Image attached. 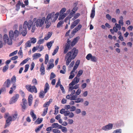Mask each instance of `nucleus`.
Wrapping results in <instances>:
<instances>
[{
	"instance_id": "bb28decb",
	"label": "nucleus",
	"mask_w": 133,
	"mask_h": 133,
	"mask_svg": "<svg viewBox=\"0 0 133 133\" xmlns=\"http://www.w3.org/2000/svg\"><path fill=\"white\" fill-rule=\"evenodd\" d=\"M54 42V41H52L47 43V46L49 50L50 49Z\"/></svg>"
},
{
	"instance_id": "f257e3e1",
	"label": "nucleus",
	"mask_w": 133,
	"mask_h": 133,
	"mask_svg": "<svg viewBox=\"0 0 133 133\" xmlns=\"http://www.w3.org/2000/svg\"><path fill=\"white\" fill-rule=\"evenodd\" d=\"M78 52V50L74 48L71 51L66 55L65 59H66V64L68 65L72 59H74L76 57Z\"/></svg>"
},
{
	"instance_id": "338daca9",
	"label": "nucleus",
	"mask_w": 133,
	"mask_h": 133,
	"mask_svg": "<svg viewBox=\"0 0 133 133\" xmlns=\"http://www.w3.org/2000/svg\"><path fill=\"white\" fill-rule=\"evenodd\" d=\"M60 84H61V81L59 79L58 81V82L56 83V85L55 86V87H58L59 86H60Z\"/></svg>"
},
{
	"instance_id": "4c0bfd02",
	"label": "nucleus",
	"mask_w": 133,
	"mask_h": 133,
	"mask_svg": "<svg viewBox=\"0 0 133 133\" xmlns=\"http://www.w3.org/2000/svg\"><path fill=\"white\" fill-rule=\"evenodd\" d=\"M29 58H27V59H25L24 60L22 61L20 64V65H22L26 63L29 60Z\"/></svg>"
},
{
	"instance_id": "cd10ccee",
	"label": "nucleus",
	"mask_w": 133,
	"mask_h": 133,
	"mask_svg": "<svg viewBox=\"0 0 133 133\" xmlns=\"http://www.w3.org/2000/svg\"><path fill=\"white\" fill-rule=\"evenodd\" d=\"M45 22L46 23V24L45 25V27L46 28H49L51 25V22H50V21L48 20L47 21H46V19H45Z\"/></svg>"
},
{
	"instance_id": "9d476101",
	"label": "nucleus",
	"mask_w": 133,
	"mask_h": 133,
	"mask_svg": "<svg viewBox=\"0 0 133 133\" xmlns=\"http://www.w3.org/2000/svg\"><path fill=\"white\" fill-rule=\"evenodd\" d=\"M22 103L21 105L22 107V111H24L27 106V102L26 99L24 98L22 99Z\"/></svg>"
},
{
	"instance_id": "4468645a",
	"label": "nucleus",
	"mask_w": 133,
	"mask_h": 133,
	"mask_svg": "<svg viewBox=\"0 0 133 133\" xmlns=\"http://www.w3.org/2000/svg\"><path fill=\"white\" fill-rule=\"evenodd\" d=\"M82 27V25L79 24L71 32V34H74L79 30Z\"/></svg>"
},
{
	"instance_id": "ddd939ff",
	"label": "nucleus",
	"mask_w": 133,
	"mask_h": 133,
	"mask_svg": "<svg viewBox=\"0 0 133 133\" xmlns=\"http://www.w3.org/2000/svg\"><path fill=\"white\" fill-rule=\"evenodd\" d=\"M80 20L79 19H77L74 21L71 24L70 26V28L72 29L76 26L79 22Z\"/></svg>"
},
{
	"instance_id": "603ef678",
	"label": "nucleus",
	"mask_w": 133,
	"mask_h": 133,
	"mask_svg": "<svg viewBox=\"0 0 133 133\" xmlns=\"http://www.w3.org/2000/svg\"><path fill=\"white\" fill-rule=\"evenodd\" d=\"M52 131L54 133H60L61 132V131L60 130L56 129H53Z\"/></svg>"
},
{
	"instance_id": "f03ea898",
	"label": "nucleus",
	"mask_w": 133,
	"mask_h": 133,
	"mask_svg": "<svg viewBox=\"0 0 133 133\" xmlns=\"http://www.w3.org/2000/svg\"><path fill=\"white\" fill-rule=\"evenodd\" d=\"M16 78L15 76H12L11 79V81L9 79H8L5 82L4 84L6 85L7 87H9L10 85L12 83L13 84V86L10 88V90L9 91V93L10 94H12L13 91L16 89V87L15 85V83L16 82Z\"/></svg>"
},
{
	"instance_id": "7c9ffc66",
	"label": "nucleus",
	"mask_w": 133,
	"mask_h": 133,
	"mask_svg": "<svg viewBox=\"0 0 133 133\" xmlns=\"http://www.w3.org/2000/svg\"><path fill=\"white\" fill-rule=\"evenodd\" d=\"M43 121V118H41L39 119L38 118L37 119L35 122V123H36L37 124H39L41 123Z\"/></svg>"
},
{
	"instance_id": "aec40b11",
	"label": "nucleus",
	"mask_w": 133,
	"mask_h": 133,
	"mask_svg": "<svg viewBox=\"0 0 133 133\" xmlns=\"http://www.w3.org/2000/svg\"><path fill=\"white\" fill-rule=\"evenodd\" d=\"M45 68L44 66L43 63L41 64V67L40 68V71L41 73V74L44 75L45 74Z\"/></svg>"
},
{
	"instance_id": "72a5a7b5",
	"label": "nucleus",
	"mask_w": 133,
	"mask_h": 133,
	"mask_svg": "<svg viewBox=\"0 0 133 133\" xmlns=\"http://www.w3.org/2000/svg\"><path fill=\"white\" fill-rule=\"evenodd\" d=\"M55 108V113L54 114H57L58 113V109L59 108V107H57V105H55L54 106Z\"/></svg>"
},
{
	"instance_id": "58836bf2",
	"label": "nucleus",
	"mask_w": 133,
	"mask_h": 133,
	"mask_svg": "<svg viewBox=\"0 0 133 133\" xmlns=\"http://www.w3.org/2000/svg\"><path fill=\"white\" fill-rule=\"evenodd\" d=\"M48 109V108H45L44 109V111L42 114V116H44L46 114L47 112Z\"/></svg>"
},
{
	"instance_id": "6e6552de",
	"label": "nucleus",
	"mask_w": 133,
	"mask_h": 133,
	"mask_svg": "<svg viewBox=\"0 0 133 133\" xmlns=\"http://www.w3.org/2000/svg\"><path fill=\"white\" fill-rule=\"evenodd\" d=\"M25 88L28 91L31 92L36 93L37 92V89L35 86H31V85L28 84L25 86Z\"/></svg>"
},
{
	"instance_id": "5fc2aeb1",
	"label": "nucleus",
	"mask_w": 133,
	"mask_h": 133,
	"mask_svg": "<svg viewBox=\"0 0 133 133\" xmlns=\"http://www.w3.org/2000/svg\"><path fill=\"white\" fill-rule=\"evenodd\" d=\"M54 66V64L53 63H51L50 65L48 66H47V69H50L52 68Z\"/></svg>"
},
{
	"instance_id": "3c124183",
	"label": "nucleus",
	"mask_w": 133,
	"mask_h": 133,
	"mask_svg": "<svg viewBox=\"0 0 133 133\" xmlns=\"http://www.w3.org/2000/svg\"><path fill=\"white\" fill-rule=\"evenodd\" d=\"M25 69L24 71V72H26L28 70L29 68V64H27L25 65Z\"/></svg>"
},
{
	"instance_id": "c03bdc74",
	"label": "nucleus",
	"mask_w": 133,
	"mask_h": 133,
	"mask_svg": "<svg viewBox=\"0 0 133 133\" xmlns=\"http://www.w3.org/2000/svg\"><path fill=\"white\" fill-rule=\"evenodd\" d=\"M77 77V76H76L75 77L73 80L76 84L77 83L79 82V78H78Z\"/></svg>"
},
{
	"instance_id": "4d7b16f0",
	"label": "nucleus",
	"mask_w": 133,
	"mask_h": 133,
	"mask_svg": "<svg viewBox=\"0 0 133 133\" xmlns=\"http://www.w3.org/2000/svg\"><path fill=\"white\" fill-rule=\"evenodd\" d=\"M72 96L71 97V100H76V98L77 97V96L76 95H72Z\"/></svg>"
},
{
	"instance_id": "f704fd0d",
	"label": "nucleus",
	"mask_w": 133,
	"mask_h": 133,
	"mask_svg": "<svg viewBox=\"0 0 133 133\" xmlns=\"http://www.w3.org/2000/svg\"><path fill=\"white\" fill-rule=\"evenodd\" d=\"M61 128L60 129H61V130L62 132L64 133H66L67 131V129L66 127H63L61 126Z\"/></svg>"
},
{
	"instance_id": "c756f323",
	"label": "nucleus",
	"mask_w": 133,
	"mask_h": 133,
	"mask_svg": "<svg viewBox=\"0 0 133 133\" xmlns=\"http://www.w3.org/2000/svg\"><path fill=\"white\" fill-rule=\"evenodd\" d=\"M67 15L66 13H64L62 15H61L59 16L58 18L59 20L60 21L64 19Z\"/></svg>"
},
{
	"instance_id": "dca6fc26",
	"label": "nucleus",
	"mask_w": 133,
	"mask_h": 133,
	"mask_svg": "<svg viewBox=\"0 0 133 133\" xmlns=\"http://www.w3.org/2000/svg\"><path fill=\"white\" fill-rule=\"evenodd\" d=\"M115 25H116V26H115L114 27L113 29L115 32H117L118 30V29L119 30H121V26L120 25L116 23L115 24Z\"/></svg>"
},
{
	"instance_id": "bf43d9fd",
	"label": "nucleus",
	"mask_w": 133,
	"mask_h": 133,
	"mask_svg": "<svg viewBox=\"0 0 133 133\" xmlns=\"http://www.w3.org/2000/svg\"><path fill=\"white\" fill-rule=\"evenodd\" d=\"M63 21H60L58 22L57 25V27L59 28L60 26L63 24Z\"/></svg>"
},
{
	"instance_id": "20e7f679",
	"label": "nucleus",
	"mask_w": 133,
	"mask_h": 133,
	"mask_svg": "<svg viewBox=\"0 0 133 133\" xmlns=\"http://www.w3.org/2000/svg\"><path fill=\"white\" fill-rule=\"evenodd\" d=\"M45 20V17H43L41 19H37L36 18H35L33 19V22H35L34 24L37 27H41L44 24Z\"/></svg>"
},
{
	"instance_id": "774afa93",
	"label": "nucleus",
	"mask_w": 133,
	"mask_h": 133,
	"mask_svg": "<svg viewBox=\"0 0 133 133\" xmlns=\"http://www.w3.org/2000/svg\"><path fill=\"white\" fill-rule=\"evenodd\" d=\"M81 92V90L80 89H78L76 92V94L77 96Z\"/></svg>"
},
{
	"instance_id": "052dcab7",
	"label": "nucleus",
	"mask_w": 133,
	"mask_h": 133,
	"mask_svg": "<svg viewBox=\"0 0 133 133\" xmlns=\"http://www.w3.org/2000/svg\"><path fill=\"white\" fill-rule=\"evenodd\" d=\"M70 75L69 77V79H72L75 76V75L73 73V72L71 73V72L70 73Z\"/></svg>"
},
{
	"instance_id": "39448f33",
	"label": "nucleus",
	"mask_w": 133,
	"mask_h": 133,
	"mask_svg": "<svg viewBox=\"0 0 133 133\" xmlns=\"http://www.w3.org/2000/svg\"><path fill=\"white\" fill-rule=\"evenodd\" d=\"M26 22H25L24 23L23 25V27L22 25H20L19 27V31L17 30V35L19 34V33H21L23 36H25L27 33V28L26 27V24L27 23Z\"/></svg>"
},
{
	"instance_id": "4be33fe9",
	"label": "nucleus",
	"mask_w": 133,
	"mask_h": 133,
	"mask_svg": "<svg viewBox=\"0 0 133 133\" xmlns=\"http://www.w3.org/2000/svg\"><path fill=\"white\" fill-rule=\"evenodd\" d=\"M32 96L31 95H30L28 98V104L31 106L32 104Z\"/></svg>"
},
{
	"instance_id": "e433bc0d",
	"label": "nucleus",
	"mask_w": 133,
	"mask_h": 133,
	"mask_svg": "<svg viewBox=\"0 0 133 133\" xmlns=\"http://www.w3.org/2000/svg\"><path fill=\"white\" fill-rule=\"evenodd\" d=\"M52 35V34L50 32H49L47 36L46 37H45L44 38V39L46 40H48L50 37Z\"/></svg>"
},
{
	"instance_id": "2f4dec72",
	"label": "nucleus",
	"mask_w": 133,
	"mask_h": 133,
	"mask_svg": "<svg viewBox=\"0 0 133 133\" xmlns=\"http://www.w3.org/2000/svg\"><path fill=\"white\" fill-rule=\"evenodd\" d=\"M43 124H42L40 125L35 130V131L36 132H37L39 131L43 127Z\"/></svg>"
},
{
	"instance_id": "473e14b6",
	"label": "nucleus",
	"mask_w": 133,
	"mask_h": 133,
	"mask_svg": "<svg viewBox=\"0 0 133 133\" xmlns=\"http://www.w3.org/2000/svg\"><path fill=\"white\" fill-rule=\"evenodd\" d=\"M84 101V100L83 98H76V101H75V102L76 103H78L80 102H83Z\"/></svg>"
},
{
	"instance_id": "c9c22d12",
	"label": "nucleus",
	"mask_w": 133,
	"mask_h": 133,
	"mask_svg": "<svg viewBox=\"0 0 133 133\" xmlns=\"http://www.w3.org/2000/svg\"><path fill=\"white\" fill-rule=\"evenodd\" d=\"M58 49L59 47L58 46H57L56 48L54 49V52L52 53V55L54 56V55L55 54H56L58 52Z\"/></svg>"
},
{
	"instance_id": "864d4df0",
	"label": "nucleus",
	"mask_w": 133,
	"mask_h": 133,
	"mask_svg": "<svg viewBox=\"0 0 133 133\" xmlns=\"http://www.w3.org/2000/svg\"><path fill=\"white\" fill-rule=\"evenodd\" d=\"M50 103L51 102L50 101L47 102L44 104L43 107H46L49 106Z\"/></svg>"
},
{
	"instance_id": "0eeeda50",
	"label": "nucleus",
	"mask_w": 133,
	"mask_h": 133,
	"mask_svg": "<svg viewBox=\"0 0 133 133\" xmlns=\"http://www.w3.org/2000/svg\"><path fill=\"white\" fill-rule=\"evenodd\" d=\"M17 117V114H15L11 117V116H9L6 120V123L5 125V128L8 126L10 124V122L12 120L14 121L16 119Z\"/></svg>"
},
{
	"instance_id": "f3484780",
	"label": "nucleus",
	"mask_w": 133,
	"mask_h": 133,
	"mask_svg": "<svg viewBox=\"0 0 133 133\" xmlns=\"http://www.w3.org/2000/svg\"><path fill=\"white\" fill-rule=\"evenodd\" d=\"M17 101V94H15L10 99V104H11L15 103Z\"/></svg>"
},
{
	"instance_id": "680f3d73",
	"label": "nucleus",
	"mask_w": 133,
	"mask_h": 133,
	"mask_svg": "<svg viewBox=\"0 0 133 133\" xmlns=\"http://www.w3.org/2000/svg\"><path fill=\"white\" fill-rule=\"evenodd\" d=\"M70 106L69 105H65L64 107L65 109H65H65L66 110H68L69 109H70Z\"/></svg>"
},
{
	"instance_id": "79ce46f5",
	"label": "nucleus",
	"mask_w": 133,
	"mask_h": 133,
	"mask_svg": "<svg viewBox=\"0 0 133 133\" xmlns=\"http://www.w3.org/2000/svg\"><path fill=\"white\" fill-rule=\"evenodd\" d=\"M90 59L93 62H96L97 61L96 57L95 56L92 55Z\"/></svg>"
},
{
	"instance_id": "7ed1b4c3",
	"label": "nucleus",
	"mask_w": 133,
	"mask_h": 133,
	"mask_svg": "<svg viewBox=\"0 0 133 133\" xmlns=\"http://www.w3.org/2000/svg\"><path fill=\"white\" fill-rule=\"evenodd\" d=\"M55 12H53L49 14L47 16L46 19V21L48 20H51L52 22H54L57 19L59 15V13L58 12L56 13L55 14Z\"/></svg>"
},
{
	"instance_id": "393cba45",
	"label": "nucleus",
	"mask_w": 133,
	"mask_h": 133,
	"mask_svg": "<svg viewBox=\"0 0 133 133\" xmlns=\"http://www.w3.org/2000/svg\"><path fill=\"white\" fill-rule=\"evenodd\" d=\"M41 55L39 53H36L33 55V59H36L41 56Z\"/></svg>"
},
{
	"instance_id": "423d86ee",
	"label": "nucleus",
	"mask_w": 133,
	"mask_h": 133,
	"mask_svg": "<svg viewBox=\"0 0 133 133\" xmlns=\"http://www.w3.org/2000/svg\"><path fill=\"white\" fill-rule=\"evenodd\" d=\"M60 113L61 114H64L65 116H69V118H72L74 116V114L72 112H70L69 110H65V109H62L60 111Z\"/></svg>"
},
{
	"instance_id": "1a4fd4ad",
	"label": "nucleus",
	"mask_w": 133,
	"mask_h": 133,
	"mask_svg": "<svg viewBox=\"0 0 133 133\" xmlns=\"http://www.w3.org/2000/svg\"><path fill=\"white\" fill-rule=\"evenodd\" d=\"M9 37L11 40L12 39H15L14 38H16L17 36V30H15L14 32L12 30L10 31L9 32Z\"/></svg>"
},
{
	"instance_id": "49530a36",
	"label": "nucleus",
	"mask_w": 133,
	"mask_h": 133,
	"mask_svg": "<svg viewBox=\"0 0 133 133\" xmlns=\"http://www.w3.org/2000/svg\"><path fill=\"white\" fill-rule=\"evenodd\" d=\"M8 69V65H6L5 66L3 67V71L4 72H5L6 70Z\"/></svg>"
},
{
	"instance_id": "de8ad7c7",
	"label": "nucleus",
	"mask_w": 133,
	"mask_h": 133,
	"mask_svg": "<svg viewBox=\"0 0 133 133\" xmlns=\"http://www.w3.org/2000/svg\"><path fill=\"white\" fill-rule=\"evenodd\" d=\"M83 71L81 70H80L78 72L77 76L78 77H79L82 74Z\"/></svg>"
},
{
	"instance_id": "69168bd1",
	"label": "nucleus",
	"mask_w": 133,
	"mask_h": 133,
	"mask_svg": "<svg viewBox=\"0 0 133 133\" xmlns=\"http://www.w3.org/2000/svg\"><path fill=\"white\" fill-rule=\"evenodd\" d=\"M35 66V63L34 62H32L31 63V67L30 68V69L31 70H33L34 67Z\"/></svg>"
},
{
	"instance_id": "6ab92c4d",
	"label": "nucleus",
	"mask_w": 133,
	"mask_h": 133,
	"mask_svg": "<svg viewBox=\"0 0 133 133\" xmlns=\"http://www.w3.org/2000/svg\"><path fill=\"white\" fill-rule=\"evenodd\" d=\"M95 9L94 6L92 7L91 13L90 17L92 18H94L95 15Z\"/></svg>"
},
{
	"instance_id": "37998d69",
	"label": "nucleus",
	"mask_w": 133,
	"mask_h": 133,
	"mask_svg": "<svg viewBox=\"0 0 133 133\" xmlns=\"http://www.w3.org/2000/svg\"><path fill=\"white\" fill-rule=\"evenodd\" d=\"M122 130L119 129L116 130L114 131L112 133H121Z\"/></svg>"
},
{
	"instance_id": "412c9836",
	"label": "nucleus",
	"mask_w": 133,
	"mask_h": 133,
	"mask_svg": "<svg viewBox=\"0 0 133 133\" xmlns=\"http://www.w3.org/2000/svg\"><path fill=\"white\" fill-rule=\"evenodd\" d=\"M30 114L31 117L33 118V121H34L36 118V116L34 114V111L33 110H31Z\"/></svg>"
},
{
	"instance_id": "a18cd8bd",
	"label": "nucleus",
	"mask_w": 133,
	"mask_h": 133,
	"mask_svg": "<svg viewBox=\"0 0 133 133\" xmlns=\"http://www.w3.org/2000/svg\"><path fill=\"white\" fill-rule=\"evenodd\" d=\"M31 42L30 41H28L25 44L26 46V47H30L31 46Z\"/></svg>"
},
{
	"instance_id": "0e129e2a",
	"label": "nucleus",
	"mask_w": 133,
	"mask_h": 133,
	"mask_svg": "<svg viewBox=\"0 0 133 133\" xmlns=\"http://www.w3.org/2000/svg\"><path fill=\"white\" fill-rule=\"evenodd\" d=\"M17 54V50L15 51L14 52L10 53L9 55V57H11Z\"/></svg>"
},
{
	"instance_id": "ea45409f",
	"label": "nucleus",
	"mask_w": 133,
	"mask_h": 133,
	"mask_svg": "<svg viewBox=\"0 0 133 133\" xmlns=\"http://www.w3.org/2000/svg\"><path fill=\"white\" fill-rule=\"evenodd\" d=\"M30 39L31 40V42L33 44L35 43L36 41V38H30Z\"/></svg>"
},
{
	"instance_id": "6e6d98bb",
	"label": "nucleus",
	"mask_w": 133,
	"mask_h": 133,
	"mask_svg": "<svg viewBox=\"0 0 133 133\" xmlns=\"http://www.w3.org/2000/svg\"><path fill=\"white\" fill-rule=\"evenodd\" d=\"M32 83L33 84L35 85H36L37 84V81L35 78L33 79L32 81Z\"/></svg>"
},
{
	"instance_id": "13d9d810",
	"label": "nucleus",
	"mask_w": 133,
	"mask_h": 133,
	"mask_svg": "<svg viewBox=\"0 0 133 133\" xmlns=\"http://www.w3.org/2000/svg\"><path fill=\"white\" fill-rule=\"evenodd\" d=\"M92 55L91 54H89L87 55L86 58L88 60H89L91 59Z\"/></svg>"
},
{
	"instance_id": "5701e85b",
	"label": "nucleus",
	"mask_w": 133,
	"mask_h": 133,
	"mask_svg": "<svg viewBox=\"0 0 133 133\" xmlns=\"http://www.w3.org/2000/svg\"><path fill=\"white\" fill-rule=\"evenodd\" d=\"M70 45H68V44H65L64 51V53L66 54L69 49Z\"/></svg>"
},
{
	"instance_id": "b1692460",
	"label": "nucleus",
	"mask_w": 133,
	"mask_h": 133,
	"mask_svg": "<svg viewBox=\"0 0 133 133\" xmlns=\"http://www.w3.org/2000/svg\"><path fill=\"white\" fill-rule=\"evenodd\" d=\"M52 128H57L58 129H60L61 128V125H59L57 123H55L52 125Z\"/></svg>"
},
{
	"instance_id": "a19ab883",
	"label": "nucleus",
	"mask_w": 133,
	"mask_h": 133,
	"mask_svg": "<svg viewBox=\"0 0 133 133\" xmlns=\"http://www.w3.org/2000/svg\"><path fill=\"white\" fill-rule=\"evenodd\" d=\"M20 50L18 53V54L19 56L21 58L23 56V53L22 52V50L21 49V48H20Z\"/></svg>"
},
{
	"instance_id": "2eb2a0df",
	"label": "nucleus",
	"mask_w": 133,
	"mask_h": 133,
	"mask_svg": "<svg viewBox=\"0 0 133 133\" xmlns=\"http://www.w3.org/2000/svg\"><path fill=\"white\" fill-rule=\"evenodd\" d=\"M25 22H26L27 23L26 24V28L28 27V29L29 30H30L31 29V27L32 26V22L31 20H29L28 22L26 21H25L24 23H25Z\"/></svg>"
},
{
	"instance_id": "8fccbe9b",
	"label": "nucleus",
	"mask_w": 133,
	"mask_h": 133,
	"mask_svg": "<svg viewBox=\"0 0 133 133\" xmlns=\"http://www.w3.org/2000/svg\"><path fill=\"white\" fill-rule=\"evenodd\" d=\"M76 109V107L75 106H70V111L71 112L73 111H74Z\"/></svg>"
},
{
	"instance_id": "f8f14e48",
	"label": "nucleus",
	"mask_w": 133,
	"mask_h": 133,
	"mask_svg": "<svg viewBox=\"0 0 133 133\" xmlns=\"http://www.w3.org/2000/svg\"><path fill=\"white\" fill-rule=\"evenodd\" d=\"M113 125L112 124L109 123L107 125L103 127L102 128V129L105 131H107L111 129Z\"/></svg>"
},
{
	"instance_id": "9b49d317",
	"label": "nucleus",
	"mask_w": 133,
	"mask_h": 133,
	"mask_svg": "<svg viewBox=\"0 0 133 133\" xmlns=\"http://www.w3.org/2000/svg\"><path fill=\"white\" fill-rule=\"evenodd\" d=\"M3 40L5 42H7L9 45H11L12 44V40L10 38V39H9V37L6 34H5L4 35Z\"/></svg>"
},
{
	"instance_id": "e2e57ef3",
	"label": "nucleus",
	"mask_w": 133,
	"mask_h": 133,
	"mask_svg": "<svg viewBox=\"0 0 133 133\" xmlns=\"http://www.w3.org/2000/svg\"><path fill=\"white\" fill-rule=\"evenodd\" d=\"M66 10V9L65 8H63L60 11V14H63Z\"/></svg>"
},
{
	"instance_id": "a211bd4d",
	"label": "nucleus",
	"mask_w": 133,
	"mask_h": 133,
	"mask_svg": "<svg viewBox=\"0 0 133 133\" xmlns=\"http://www.w3.org/2000/svg\"><path fill=\"white\" fill-rule=\"evenodd\" d=\"M79 39V36H77L72 41L71 44V46H74L77 43Z\"/></svg>"
},
{
	"instance_id": "c85d7f7f",
	"label": "nucleus",
	"mask_w": 133,
	"mask_h": 133,
	"mask_svg": "<svg viewBox=\"0 0 133 133\" xmlns=\"http://www.w3.org/2000/svg\"><path fill=\"white\" fill-rule=\"evenodd\" d=\"M46 93V92H45L44 91H41L39 95L40 97L42 98H43L44 97L45 94Z\"/></svg>"
},
{
	"instance_id": "a878e982",
	"label": "nucleus",
	"mask_w": 133,
	"mask_h": 133,
	"mask_svg": "<svg viewBox=\"0 0 133 133\" xmlns=\"http://www.w3.org/2000/svg\"><path fill=\"white\" fill-rule=\"evenodd\" d=\"M49 86L48 83H46L44 87V91L45 92H47L48 90L49 89Z\"/></svg>"
},
{
	"instance_id": "09e8293b",
	"label": "nucleus",
	"mask_w": 133,
	"mask_h": 133,
	"mask_svg": "<svg viewBox=\"0 0 133 133\" xmlns=\"http://www.w3.org/2000/svg\"><path fill=\"white\" fill-rule=\"evenodd\" d=\"M56 77V75L53 72L51 73L50 77V80L52 79V78H54Z\"/></svg>"
}]
</instances>
